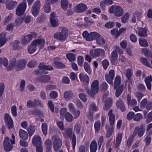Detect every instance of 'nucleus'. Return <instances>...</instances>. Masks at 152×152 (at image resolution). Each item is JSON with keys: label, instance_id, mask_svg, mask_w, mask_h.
Wrapping results in <instances>:
<instances>
[{"label": "nucleus", "instance_id": "1", "mask_svg": "<svg viewBox=\"0 0 152 152\" xmlns=\"http://www.w3.org/2000/svg\"><path fill=\"white\" fill-rule=\"evenodd\" d=\"M45 44V40L43 38L38 39L33 41L28 47V53L32 54L34 53L37 48L39 49L44 48Z\"/></svg>", "mask_w": 152, "mask_h": 152}, {"label": "nucleus", "instance_id": "2", "mask_svg": "<svg viewBox=\"0 0 152 152\" xmlns=\"http://www.w3.org/2000/svg\"><path fill=\"white\" fill-rule=\"evenodd\" d=\"M113 110L111 109L110 110L108 113L110 123L111 127L109 128L107 131L106 134V137L107 138H109L111 136L114 131L113 125L115 122V115L113 113Z\"/></svg>", "mask_w": 152, "mask_h": 152}, {"label": "nucleus", "instance_id": "3", "mask_svg": "<svg viewBox=\"0 0 152 152\" xmlns=\"http://www.w3.org/2000/svg\"><path fill=\"white\" fill-rule=\"evenodd\" d=\"M85 89L90 96L94 97L95 94L97 93L99 91L98 81L97 80H95L92 82L90 90L87 87H86Z\"/></svg>", "mask_w": 152, "mask_h": 152}, {"label": "nucleus", "instance_id": "4", "mask_svg": "<svg viewBox=\"0 0 152 152\" xmlns=\"http://www.w3.org/2000/svg\"><path fill=\"white\" fill-rule=\"evenodd\" d=\"M63 135L65 137L68 136L70 140H72L73 149H75L76 142V136L74 134H72V129L70 128H66L63 132Z\"/></svg>", "mask_w": 152, "mask_h": 152}, {"label": "nucleus", "instance_id": "5", "mask_svg": "<svg viewBox=\"0 0 152 152\" xmlns=\"http://www.w3.org/2000/svg\"><path fill=\"white\" fill-rule=\"evenodd\" d=\"M68 30L66 28H63L61 32H56L54 34V37L55 39L61 41H64L66 39L68 35Z\"/></svg>", "mask_w": 152, "mask_h": 152}, {"label": "nucleus", "instance_id": "6", "mask_svg": "<svg viewBox=\"0 0 152 152\" xmlns=\"http://www.w3.org/2000/svg\"><path fill=\"white\" fill-rule=\"evenodd\" d=\"M51 139L53 142V146L55 151L57 152L61 147L62 144V140L57 135L53 136Z\"/></svg>", "mask_w": 152, "mask_h": 152}, {"label": "nucleus", "instance_id": "7", "mask_svg": "<svg viewBox=\"0 0 152 152\" xmlns=\"http://www.w3.org/2000/svg\"><path fill=\"white\" fill-rule=\"evenodd\" d=\"M145 125L144 124H141L140 127L137 126L135 127L132 134V136L135 137L137 135L139 137L143 136L145 132Z\"/></svg>", "mask_w": 152, "mask_h": 152}, {"label": "nucleus", "instance_id": "8", "mask_svg": "<svg viewBox=\"0 0 152 152\" xmlns=\"http://www.w3.org/2000/svg\"><path fill=\"white\" fill-rule=\"evenodd\" d=\"M109 12L110 13H114V15L117 17H120L124 14V10L122 8L118 6H112L109 9Z\"/></svg>", "mask_w": 152, "mask_h": 152}, {"label": "nucleus", "instance_id": "9", "mask_svg": "<svg viewBox=\"0 0 152 152\" xmlns=\"http://www.w3.org/2000/svg\"><path fill=\"white\" fill-rule=\"evenodd\" d=\"M37 35L35 32H31L30 34L24 36L21 39V44L23 45H26L28 44L33 37H36Z\"/></svg>", "mask_w": 152, "mask_h": 152}, {"label": "nucleus", "instance_id": "10", "mask_svg": "<svg viewBox=\"0 0 152 152\" xmlns=\"http://www.w3.org/2000/svg\"><path fill=\"white\" fill-rule=\"evenodd\" d=\"M40 2L39 0L36 1L33 4L31 9V12L34 17H37L40 11Z\"/></svg>", "mask_w": 152, "mask_h": 152}, {"label": "nucleus", "instance_id": "11", "mask_svg": "<svg viewBox=\"0 0 152 152\" xmlns=\"http://www.w3.org/2000/svg\"><path fill=\"white\" fill-rule=\"evenodd\" d=\"M26 1V0H23V2L17 7L16 11V13L17 15L20 16L25 12L27 7Z\"/></svg>", "mask_w": 152, "mask_h": 152}, {"label": "nucleus", "instance_id": "12", "mask_svg": "<svg viewBox=\"0 0 152 152\" xmlns=\"http://www.w3.org/2000/svg\"><path fill=\"white\" fill-rule=\"evenodd\" d=\"M90 53L93 58L98 57L100 56L103 57L105 56L104 50L101 49H96L91 50Z\"/></svg>", "mask_w": 152, "mask_h": 152}, {"label": "nucleus", "instance_id": "13", "mask_svg": "<svg viewBox=\"0 0 152 152\" xmlns=\"http://www.w3.org/2000/svg\"><path fill=\"white\" fill-rule=\"evenodd\" d=\"M11 140L7 137H6L4 140V150L6 151H10L13 148V143H12Z\"/></svg>", "mask_w": 152, "mask_h": 152}, {"label": "nucleus", "instance_id": "14", "mask_svg": "<svg viewBox=\"0 0 152 152\" xmlns=\"http://www.w3.org/2000/svg\"><path fill=\"white\" fill-rule=\"evenodd\" d=\"M4 120L6 125L9 129H11L13 127V121L9 114L6 113L5 114Z\"/></svg>", "mask_w": 152, "mask_h": 152}, {"label": "nucleus", "instance_id": "15", "mask_svg": "<svg viewBox=\"0 0 152 152\" xmlns=\"http://www.w3.org/2000/svg\"><path fill=\"white\" fill-rule=\"evenodd\" d=\"M89 114V119L92 120L93 119V115L95 112L97 110V107L95 103L90 102Z\"/></svg>", "mask_w": 152, "mask_h": 152}, {"label": "nucleus", "instance_id": "16", "mask_svg": "<svg viewBox=\"0 0 152 152\" xmlns=\"http://www.w3.org/2000/svg\"><path fill=\"white\" fill-rule=\"evenodd\" d=\"M114 76L115 71L114 70L111 69L109 71L108 74H106L105 75V78L109 83L112 85Z\"/></svg>", "mask_w": 152, "mask_h": 152}, {"label": "nucleus", "instance_id": "17", "mask_svg": "<svg viewBox=\"0 0 152 152\" xmlns=\"http://www.w3.org/2000/svg\"><path fill=\"white\" fill-rule=\"evenodd\" d=\"M26 63L27 61L25 60H19L16 65V70L19 71L24 69L26 66Z\"/></svg>", "mask_w": 152, "mask_h": 152}, {"label": "nucleus", "instance_id": "18", "mask_svg": "<svg viewBox=\"0 0 152 152\" xmlns=\"http://www.w3.org/2000/svg\"><path fill=\"white\" fill-rule=\"evenodd\" d=\"M50 23L53 27H56L58 25V21L56 16V13L53 12H51L50 15Z\"/></svg>", "mask_w": 152, "mask_h": 152}, {"label": "nucleus", "instance_id": "19", "mask_svg": "<svg viewBox=\"0 0 152 152\" xmlns=\"http://www.w3.org/2000/svg\"><path fill=\"white\" fill-rule=\"evenodd\" d=\"M118 54L117 51L113 50L110 55V60L112 64L116 65L117 64Z\"/></svg>", "mask_w": 152, "mask_h": 152}, {"label": "nucleus", "instance_id": "20", "mask_svg": "<svg viewBox=\"0 0 152 152\" xmlns=\"http://www.w3.org/2000/svg\"><path fill=\"white\" fill-rule=\"evenodd\" d=\"M17 5V2L16 1L11 0H7L6 2V8L9 10L14 9Z\"/></svg>", "mask_w": 152, "mask_h": 152}, {"label": "nucleus", "instance_id": "21", "mask_svg": "<svg viewBox=\"0 0 152 152\" xmlns=\"http://www.w3.org/2000/svg\"><path fill=\"white\" fill-rule=\"evenodd\" d=\"M126 100L128 105L131 107H133L136 105L137 102L135 99H131V97L129 94H127L126 97Z\"/></svg>", "mask_w": 152, "mask_h": 152}, {"label": "nucleus", "instance_id": "22", "mask_svg": "<svg viewBox=\"0 0 152 152\" xmlns=\"http://www.w3.org/2000/svg\"><path fill=\"white\" fill-rule=\"evenodd\" d=\"M79 77L80 80L83 84L87 85L89 81V77L87 75H84L83 73L80 74Z\"/></svg>", "mask_w": 152, "mask_h": 152}, {"label": "nucleus", "instance_id": "23", "mask_svg": "<svg viewBox=\"0 0 152 152\" xmlns=\"http://www.w3.org/2000/svg\"><path fill=\"white\" fill-rule=\"evenodd\" d=\"M87 9V6L84 4L78 5L76 8V11L77 12H82Z\"/></svg>", "mask_w": 152, "mask_h": 152}, {"label": "nucleus", "instance_id": "24", "mask_svg": "<svg viewBox=\"0 0 152 152\" xmlns=\"http://www.w3.org/2000/svg\"><path fill=\"white\" fill-rule=\"evenodd\" d=\"M138 34L139 36L145 37L147 35V30L146 28L138 27Z\"/></svg>", "mask_w": 152, "mask_h": 152}, {"label": "nucleus", "instance_id": "25", "mask_svg": "<svg viewBox=\"0 0 152 152\" xmlns=\"http://www.w3.org/2000/svg\"><path fill=\"white\" fill-rule=\"evenodd\" d=\"M41 140L40 137L38 135L34 136L32 140V143L34 146H36L41 144Z\"/></svg>", "mask_w": 152, "mask_h": 152}, {"label": "nucleus", "instance_id": "26", "mask_svg": "<svg viewBox=\"0 0 152 152\" xmlns=\"http://www.w3.org/2000/svg\"><path fill=\"white\" fill-rule=\"evenodd\" d=\"M16 58H13V59L10 61V63L8 66L7 65L6 68V70L8 71H10L14 69L15 66L16 62Z\"/></svg>", "mask_w": 152, "mask_h": 152}, {"label": "nucleus", "instance_id": "27", "mask_svg": "<svg viewBox=\"0 0 152 152\" xmlns=\"http://www.w3.org/2000/svg\"><path fill=\"white\" fill-rule=\"evenodd\" d=\"M51 79V77L48 75H45L37 78V80L38 81L42 82L44 83H46L49 82Z\"/></svg>", "mask_w": 152, "mask_h": 152}, {"label": "nucleus", "instance_id": "28", "mask_svg": "<svg viewBox=\"0 0 152 152\" xmlns=\"http://www.w3.org/2000/svg\"><path fill=\"white\" fill-rule=\"evenodd\" d=\"M116 104L117 108L120 109L122 112H123L125 111V105L120 99H119L116 101Z\"/></svg>", "mask_w": 152, "mask_h": 152}, {"label": "nucleus", "instance_id": "29", "mask_svg": "<svg viewBox=\"0 0 152 152\" xmlns=\"http://www.w3.org/2000/svg\"><path fill=\"white\" fill-rule=\"evenodd\" d=\"M19 135L20 137L24 140H27L28 137V133L26 131L22 129L19 130Z\"/></svg>", "mask_w": 152, "mask_h": 152}, {"label": "nucleus", "instance_id": "30", "mask_svg": "<svg viewBox=\"0 0 152 152\" xmlns=\"http://www.w3.org/2000/svg\"><path fill=\"white\" fill-rule=\"evenodd\" d=\"M38 67L39 68L43 70L44 69L48 70H50L53 69V68L52 66L46 65L43 63H41L39 64Z\"/></svg>", "mask_w": 152, "mask_h": 152}, {"label": "nucleus", "instance_id": "31", "mask_svg": "<svg viewBox=\"0 0 152 152\" xmlns=\"http://www.w3.org/2000/svg\"><path fill=\"white\" fill-rule=\"evenodd\" d=\"M97 145L96 141L93 140L90 144V146L91 152H96L97 149Z\"/></svg>", "mask_w": 152, "mask_h": 152}, {"label": "nucleus", "instance_id": "32", "mask_svg": "<svg viewBox=\"0 0 152 152\" xmlns=\"http://www.w3.org/2000/svg\"><path fill=\"white\" fill-rule=\"evenodd\" d=\"M145 82L148 88L150 90L151 88V82H152V77L151 75L146 77Z\"/></svg>", "mask_w": 152, "mask_h": 152}, {"label": "nucleus", "instance_id": "33", "mask_svg": "<svg viewBox=\"0 0 152 152\" xmlns=\"http://www.w3.org/2000/svg\"><path fill=\"white\" fill-rule=\"evenodd\" d=\"M61 8L65 11L67 9V7L69 4L68 0H61Z\"/></svg>", "mask_w": 152, "mask_h": 152}, {"label": "nucleus", "instance_id": "34", "mask_svg": "<svg viewBox=\"0 0 152 152\" xmlns=\"http://www.w3.org/2000/svg\"><path fill=\"white\" fill-rule=\"evenodd\" d=\"M20 41L18 40H16L13 43L12 45L13 49L14 50H21L23 48L22 46H19Z\"/></svg>", "mask_w": 152, "mask_h": 152}, {"label": "nucleus", "instance_id": "35", "mask_svg": "<svg viewBox=\"0 0 152 152\" xmlns=\"http://www.w3.org/2000/svg\"><path fill=\"white\" fill-rule=\"evenodd\" d=\"M121 79L120 76H117L115 77L114 83V88L116 89L121 83Z\"/></svg>", "mask_w": 152, "mask_h": 152}, {"label": "nucleus", "instance_id": "36", "mask_svg": "<svg viewBox=\"0 0 152 152\" xmlns=\"http://www.w3.org/2000/svg\"><path fill=\"white\" fill-rule=\"evenodd\" d=\"M142 52L147 57H152V53L146 48H143L142 50Z\"/></svg>", "mask_w": 152, "mask_h": 152}, {"label": "nucleus", "instance_id": "37", "mask_svg": "<svg viewBox=\"0 0 152 152\" xmlns=\"http://www.w3.org/2000/svg\"><path fill=\"white\" fill-rule=\"evenodd\" d=\"M64 95V98L67 100L70 99L73 96V94L71 91H65Z\"/></svg>", "mask_w": 152, "mask_h": 152}, {"label": "nucleus", "instance_id": "38", "mask_svg": "<svg viewBox=\"0 0 152 152\" xmlns=\"http://www.w3.org/2000/svg\"><path fill=\"white\" fill-rule=\"evenodd\" d=\"M35 130V126L34 125L31 124L27 129V131L30 136H31Z\"/></svg>", "mask_w": 152, "mask_h": 152}, {"label": "nucleus", "instance_id": "39", "mask_svg": "<svg viewBox=\"0 0 152 152\" xmlns=\"http://www.w3.org/2000/svg\"><path fill=\"white\" fill-rule=\"evenodd\" d=\"M124 86L121 85L117 88L115 92V96L118 97L121 95L124 90Z\"/></svg>", "mask_w": 152, "mask_h": 152}, {"label": "nucleus", "instance_id": "40", "mask_svg": "<svg viewBox=\"0 0 152 152\" xmlns=\"http://www.w3.org/2000/svg\"><path fill=\"white\" fill-rule=\"evenodd\" d=\"M122 137V134L121 133H119L116 138L115 141V147L116 148H117L120 144L121 143Z\"/></svg>", "mask_w": 152, "mask_h": 152}, {"label": "nucleus", "instance_id": "41", "mask_svg": "<svg viewBox=\"0 0 152 152\" xmlns=\"http://www.w3.org/2000/svg\"><path fill=\"white\" fill-rule=\"evenodd\" d=\"M53 64L55 67L58 69L63 68L65 67V66L61 62L58 61H54Z\"/></svg>", "mask_w": 152, "mask_h": 152}, {"label": "nucleus", "instance_id": "42", "mask_svg": "<svg viewBox=\"0 0 152 152\" xmlns=\"http://www.w3.org/2000/svg\"><path fill=\"white\" fill-rule=\"evenodd\" d=\"M106 42V40L104 38L100 36L96 40V42L98 45L101 46H103Z\"/></svg>", "mask_w": 152, "mask_h": 152}, {"label": "nucleus", "instance_id": "43", "mask_svg": "<svg viewBox=\"0 0 152 152\" xmlns=\"http://www.w3.org/2000/svg\"><path fill=\"white\" fill-rule=\"evenodd\" d=\"M140 60L141 62L144 65L148 67H152L151 66L147 58H140Z\"/></svg>", "mask_w": 152, "mask_h": 152}, {"label": "nucleus", "instance_id": "44", "mask_svg": "<svg viewBox=\"0 0 152 152\" xmlns=\"http://www.w3.org/2000/svg\"><path fill=\"white\" fill-rule=\"evenodd\" d=\"M139 42L140 45L143 47H146L148 46V43L146 40L143 38L139 39Z\"/></svg>", "mask_w": 152, "mask_h": 152}, {"label": "nucleus", "instance_id": "45", "mask_svg": "<svg viewBox=\"0 0 152 152\" xmlns=\"http://www.w3.org/2000/svg\"><path fill=\"white\" fill-rule=\"evenodd\" d=\"M46 149H52V143L50 140L47 139L45 142Z\"/></svg>", "mask_w": 152, "mask_h": 152}, {"label": "nucleus", "instance_id": "46", "mask_svg": "<svg viewBox=\"0 0 152 152\" xmlns=\"http://www.w3.org/2000/svg\"><path fill=\"white\" fill-rule=\"evenodd\" d=\"M65 117L66 120L68 122H71L73 120V116L69 112H67L65 114Z\"/></svg>", "mask_w": 152, "mask_h": 152}, {"label": "nucleus", "instance_id": "47", "mask_svg": "<svg viewBox=\"0 0 152 152\" xmlns=\"http://www.w3.org/2000/svg\"><path fill=\"white\" fill-rule=\"evenodd\" d=\"M129 17V14L128 12H127L121 18V20L122 22L123 23H126Z\"/></svg>", "mask_w": 152, "mask_h": 152}, {"label": "nucleus", "instance_id": "48", "mask_svg": "<svg viewBox=\"0 0 152 152\" xmlns=\"http://www.w3.org/2000/svg\"><path fill=\"white\" fill-rule=\"evenodd\" d=\"M37 65V62L36 61L32 60L27 64V66L28 67L32 68L36 66Z\"/></svg>", "mask_w": 152, "mask_h": 152}, {"label": "nucleus", "instance_id": "49", "mask_svg": "<svg viewBox=\"0 0 152 152\" xmlns=\"http://www.w3.org/2000/svg\"><path fill=\"white\" fill-rule=\"evenodd\" d=\"M81 129L80 125L79 122L76 123L74 127V131L75 132L76 134H78L80 132Z\"/></svg>", "mask_w": 152, "mask_h": 152}, {"label": "nucleus", "instance_id": "50", "mask_svg": "<svg viewBox=\"0 0 152 152\" xmlns=\"http://www.w3.org/2000/svg\"><path fill=\"white\" fill-rule=\"evenodd\" d=\"M66 57L70 61L72 62L75 60V54L69 53L66 54Z\"/></svg>", "mask_w": 152, "mask_h": 152}, {"label": "nucleus", "instance_id": "51", "mask_svg": "<svg viewBox=\"0 0 152 152\" xmlns=\"http://www.w3.org/2000/svg\"><path fill=\"white\" fill-rule=\"evenodd\" d=\"M84 67L86 72L89 74H90L91 72V69L88 63L85 62L84 65Z\"/></svg>", "mask_w": 152, "mask_h": 152}, {"label": "nucleus", "instance_id": "52", "mask_svg": "<svg viewBox=\"0 0 152 152\" xmlns=\"http://www.w3.org/2000/svg\"><path fill=\"white\" fill-rule=\"evenodd\" d=\"M23 21V18H22L20 17L17 19L14 23V26H17L20 25L22 23Z\"/></svg>", "mask_w": 152, "mask_h": 152}, {"label": "nucleus", "instance_id": "53", "mask_svg": "<svg viewBox=\"0 0 152 152\" xmlns=\"http://www.w3.org/2000/svg\"><path fill=\"white\" fill-rule=\"evenodd\" d=\"M42 130L45 135H46L47 133L48 126L46 123H43L42 125Z\"/></svg>", "mask_w": 152, "mask_h": 152}, {"label": "nucleus", "instance_id": "54", "mask_svg": "<svg viewBox=\"0 0 152 152\" xmlns=\"http://www.w3.org/2000/svg\"><path fill=\"white\" fill-rule=\"evenodd\" d=\"M8 63L7 59L6 58H0V67L1 66V64H3L4 66H7Z\"/></svg>", "mask_w": 152, "mask_h": 152}, {"label": "nucleus", "instance_id": "55", "mask_svg": "<svg viewBox=\"0 0 152 152\" xmlns=\"http://www.w3.org/2000/svg\"><path fill=\"white\" fill-rule=\"evenodd\" d=\"M101 126V123L100 121H97L94 124V128L95 132H97L100 130Z\"/></svg>", "mask_w": 152, "mask_h": 152}, {"label": "nucleus", "instance_id": "56", "mask_svg": "<svg viewBox=\"0 0 152 152\" xmlns=\"http://www.w3.org/2000/svg\"><path fill=\"white\" fill-rule=\"evenodd\" d=\"M111 33L113 36H115L116 38H117L120 36L118 30L116 28L111 30Z\"/></svg>", "mask_w": 152, "mask_h": 152}, {"label": "nucleus", "instance_id": "57", "mask_svg": "<svg viewBox=\"0 0 152 152\" xmlns=\"http://www.w3.org/2000/svg\"><path fill=\"white\" fill-rule=\"evenodd\" d=\"M126 75L128 79L129 80H130L132 75V72L130 69H128L126 70Z\"/></svg>", "mask_w": 152, "mask_h": 152}, {"label": "nucleus", "instance_id": "58", "mask_svg": "<svg viewBox=\"0 0 152 152\" xmlns=\"http://www.w3.org/2000/svg\"><path fill=\"white\" fill-rule=\"evenodd\" d=\"M49 96L51 99H54L57 97L58 95L56 91H53L50 92Z\"/></svg>", "mask_w": 152, "mask_h": 152}, {"label": "nucleus", "instance_id": "59", "mask_svg": "<svg viewBox=\"0 0 152 152\" xmlns=\"http://www.w3.org/2000/svg\"><path fill=\"white\" fill-rule=\"evenodd\" d=\"M142 118V116L140 113H137L134 116L133 119L135 121H139L141 120Z\"/></svg>", "mask_w": 152, "mask_h": 152}, {"label": "nucleus", "instance_id": "60", "mask_svg": "<svg viewBox=\"0 0 152 152\" xmlns=\"http://www.w3.org/2000/svg\"><path fill=\"white\" fill-rule=\"evenodd\" d=\"M114 23L112 21H109L104 26L108 29L113 27L114 26Z\"/></svg>", "mask_w": 152, "mask_h": 152}, {"label": "nucleus", "instance_id": "61", "mask_svg": "<svg viewBox=\"0 0 152 152\" xmlns=\"http://www.w3.org/2000/svg\"><path fill=\"white\" fill-rule=\"evenodd\" d=\"M46 18V16L44 14L41 15L37 19V22L41 23L44 21Z\"/></svg>", "mask_w": 152, "mask_h": 152}, {"label": "nucleus", "instance_id": "62", "mask_svg": "<svg viewBox=\"0 0 152 152\" xmlns=\"http://www.w3.org/2000/svg\"><path fill=\"white\" fill-rule=\"evenodd\" d=\"M34 106L36 105H39L42 107H44L43 104L41 102V101L39 100L35 99L34 100Z\"/></svg>", "mask_w": 152, "mask_h": 152}, {"label": "nucleus", "instance_id": "63", "mask_svg": "<svg viewBox=\"0 0 152 152\" xmlns=\"http://www.w3.org/2000/svg\"><path fill=\"white\" fill-rule=\"evenodd\" d=\"M56 88V86L54 85H48L45 87V89L46 91H50L51 90L54 89Z\"/></svg>", "mask_w": 152, "mask_h": 152}, {"label": "nucleus", "instance_id": "64", "mask_svg": "<svg viewBox=\"0 0 152 152\" xmlns=\"http://www.w3.org/2000/svg\"><path fill=\"white\" fill-rule=\"evenodd\" d=\"M135 96L137 98L138 101H140L144 96V94L141 92H137L136 93Z\"/></svg>", "mask_w": 152, "mask_h": 152}]
</instances>
